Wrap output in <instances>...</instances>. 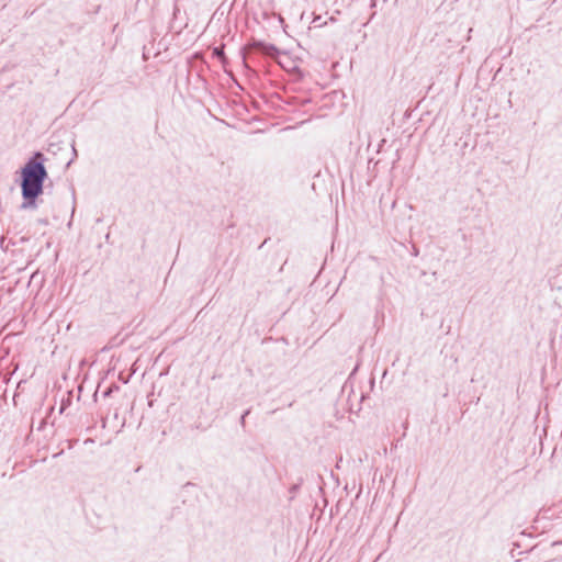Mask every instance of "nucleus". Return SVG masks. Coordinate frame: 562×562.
Wrapping results in <instances>:
<instances>
[{"mask_svg": "<svg viewBox=\"0 0 562 562\" xmlns=\"http://www.w3.org/2000/svg\"><path fill=\"white\" fill-rule=\"evenodd\" d=\"M42 153H36L22 169V195L25 202L22 204L23 209L34 206L35 199L43 192V182L47 177V171L44 165L36 159H43Z\"/></svg>", "mask_w": 562, "mask_h": 562, "instance_id": "f257e3e1", "label": "nucleus"}, {"mask_svg": "<svg viewBox=\"0 0 562 562\" xmlns=\"http://www.w3.org/2000/svg\"><path fill=\"white\" fill-rule=\"evenodd\" d=\"M250 48H256L268 56H274L278 53V48L274 45L265 44L262 42H256V41H254V42L248 41V50Z\"/></svg>", "mask_w": 562, "mask_h": 562, "instance_id": "f03ea898", "label": "nucleus"}, {"mask_svg": "<svg viewBox=\"0 0 562 562\" xmlns=\"http://www.w3.org/2000/svg\"><path fill=\"white\" fill-rule=\"evenodd\" d=\"M312 23L314 24V26H315V27H321V26H323V25L327 24V22H326V21H325V22H323V21H322V16H321V15L315 16V18L313 19V22H312Z\"/></svg>", "mask_w": 562, "mask_h": 562, "instance_id": "7ed1b4c3", "label": "nucleus"}, {"mask_svg": "<svg viewBox=\"0 0 562 562\" xmlns=\"http://www.w3.org/2000/svg\"><path fill=\"white\" fill-rule=\"evenodd\" d=\"M243 64L246 66V45L241 46L239 49Z\"/></svg>", "mask_w": 562, "mask_h": 562, "instance_id": "20e7f679", "label": "nucleus"}, {"mask_svg": "<svg viewBox=\"0 0 562 562\" xmlns=\"http://www.w3.org/2000/svg\"><path fill=\"white\" fill-rule=\"evenodd\" d=\"M214 54H216L217 56H221V55H222V52L220 50V48H215V49H214Z\"/></svg>", "mask_w": 562, "mask_h": 562, "instance_id": "39448f33", "label": "nucleus"}, {"mask_svg": "<svg viewBox=\"0 0 562 562\" xmlns=\"http://www.w3.org/2000/svg\"><path fill=\"white\" fill-rule=\"evenodd\" d=\"M240 419H241V423L244 424L246 420V412L244 414H241Z\"/></svg>", "mask_w": 562, "mask_h": 562, "instance_id": "423d86ee", "label": "nucleus"}, {"mask_svg": "<svg viewBox=\"0 0 562 562\" xmlns=\"http://www.w3.org/2000/svg\"><path fill=\"white\" fill-rule=\"evenodd\" d=\"M296 490H297V485H293V486L291 487V492H292V493H293V492H295Z\"/></svg>", "mask_w": 562, "mask_h": 562, "instance_id": "0eeeda50", "label": "nucleus"}, {"mask_svg": "<svg viewBox=\"0 0 562 562\" xmlns=\"http://www.w3.org/2000/svg\"><path fill=\"white\" fill-rule=\"evenodd\" d=\"M329 21H330V22H335L336 20H335V18H334V16H330V18H329Z\"/></svg>", "mask_w": 562, "mask_h": 562, "instance_id": "6e6552de", "label": "nucleus"}, {"mask_svg": "<svg viewBox=\"0 0 562 562\" xmlns=\"http://www.w3.org/2000/svg\"><path fill=\"white\" fill-rule=\"evenodd\" d=\"M371 5H372V7H374V5H375V0H372Z\"/></svg>", "mask_w": 562, "mask_h": 562, "instance_id": "1a4fd4ad", "label": "nucleus"}]
</instances>
